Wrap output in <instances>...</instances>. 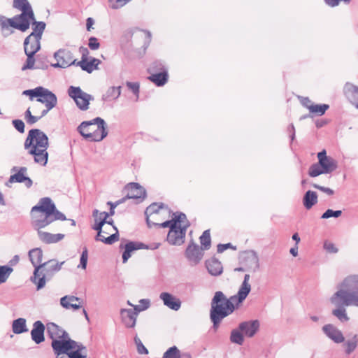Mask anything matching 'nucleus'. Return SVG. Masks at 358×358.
Segmentation results:
<instances>
[{"mask_svg": "<svg viewBox=\"0 0 358 358\" xmlns=\"http://www.w3.org/2000/svg\"><path fill=\"white\" fill-rule=\"evenodd\" d=\"M250 279V275L246 274L238 293L229 298H227L221 291L215 293L211 301L210 317L215 329L218 328L221 321L238 309L247 298L251 291Z\"/></svg>", "mask_w": 358, "mask_h": 358, "instance_id": "obj_1", "label": "nucleus"}, {"mask_svg": "<svg viewBox=\"0 0 358 358\" xmlns=\"http://www.w3.org/2000/svg\"><path fill=\"white\" fill-rule=\"evenodd\" d=\"M31 218L34 227L38 229L40 239L46 243H57L64 237V234H52L40 231L55 220H64L65 216L56 209L55 204L48 197L42 198L37 206L31 209Z\"/></svg>", "mask_w": 358, "mask_h": 358, "instance_id": "obj_2", "label": "nucleus"}, {"mask_svg": "<svg viewBox=\"0 0 358 358\" xmlns=\"http://www.w3.org/2000/svg\"><path fill=\"white\" fill-rule=\"evenodd\" d=\"M22 94L29 96L30 101L36 99V102L24 113V120L28 124L38 122L57 104L56 95L43 87L24 90Z\"/></svg>", "mask_w": 358, "mask_h": 358, "instance_id": "obj_3", "label": "nucleus"}, {"mask_svg": "<svg viewBox=\"0 0 358 358\" xmlns=\"http://www.w3.org/2000/svg\"><path fill=\"white\" fill-rule=\"evenodd\" d=\"M341 287L331 298V301L339 307L333 310V315L341 322H344L348 321L349 317L345 313V309L341 306H358V275L346 278L342 282Z\"/></svg>", "mask_w": 358, "mask_h": 358, "instance_id": "obj_4", "label": "nucleus"}, {"mask_svg": "<svg viewBox=\"0 0 358 358\" xmlns=\"http://www.w3.org/2000/svg\"><path fill=\"white\" fill-rule=\"evenodd\" d=\"M13 7L22 12L12 18L0 15V29L3 33H13L12 29L25 31L29 28L30 23L34 20V15L27 0H13Z\"/></svg>", "mask_w": 358, "mask_h": 358, "instance_id": "obj_5", "label": "nucleus"}, {"mask_svg": "<svg viewBox=\"0 0 358 358\" xmlns=\"http://www.w3.org/2000/svg\"><path fill=\"white\" fill-rule=\"evenodd\" d=\"M24 148L32 155L34 162L42 166L46 165L48 159V148L49 141L47 135L38 129L29 131L24 141Z\"/></svg>", "mask_w": 358, "mask_h": 358, "instance_id": "obj_6", "label": "nucleus"}, {"mask_svg": "<svg viewBox=\"0 0 358 358\" xmlns=\"http://www.w3.org/2000/svg\"><path fill=\"white\" fill-rule=\"evenodd\" d=\"M29 256L32 264L35 267L34 276L31 277V280L36 285L37 289H40L45 285V278L52 275L53 273L60 270L63 263L59 264L57 262L51 260L41 264L43 251L40 248L31 250L29 252Z\"/></svg>", "mask_w": 358, "mask_h": 358, "instance_id": "obj_7", "label": "nucleus"}, {"mask_svg": "<svg viewBox=\"0 0 358 358\" xmlns=\"http://www.w3.org/2000/svg\"><path fill=\"white\" fill-rule=\"evenodd\" d=\"M94 224L92 229L97 231L96 241H101L105 244L111 245L119 239L118 231L113 225L112 219H108L106 212H99L94 210L93 212Z\"/></svg>", "mask_w": 358, "mask_h": 358, "instance_id": "obj_8", "label": "nucleus"}, {"mask_svg": "<svg viewBox=\"0 0 358 358\" xmlns=\"http://www.w3.org/2000/svg\"><path fill=\"white\" fill-rule=\"evenodd\" d=\"M52 348L57 358H86V348L71 340L68 335L64 338L52 341Z\"/></svg>", "mask_w": 358, "mask_h": 358, "instance_id": "obj_9", "label": "nucleus"}, {"mask_svg": "<svg viewBox=\"0 0 358 358\" xmlns=\"http://www.w3.org/2000/svg\"><path fill=\"white\" fill-rule=\"evenodd\" d=\"M189 226L190 222L185 214L178 212L173 213L167 227L170 229L167 235V241L173 245L183 244L187 229Z\"/></svg>", "mask_w": 358, "mask_h": 358, "instance_id": "obj_10", "label": "nucleus"}, {"mask_svg": "<svg viewBox=\"0 0 358 358\" xmlns=\"http://www.w3.org/2000/svg\"><path fill=\"white\" fill-rule=\"evenodd\" d=\"M146 221L148 225L159 226L166 228L169 226L172 215L167 206L162 203H153L145 210Z\"/></svg>", "mask_w": 358, "mask_h": 358, "instance_id": "obj_11", "label": "nucleus"}, {"mask_svg": "<svg viewBox=\"0 0 358 358\" xmlns=\"http://www.w3.org/2000/svg\"><path fill=\"white\" fill-rule=\"evenodd\" d=\"M79 133L90 141H101L108 134L105 122L101 117L83 122L78 128Z\"/></svg>", "mask_w": 358, "mask_h": 358, "instance_id": "obj_12", "label": "nucleus"}, {"mask_svg": "<svg viewBox=\"0 0 358 358\" xmlns=\"http://www.w3.org/2000/svg\"><path fill=\"white\" fill-rule=\"evenodd\" d=\"M68 94L76 102L77 106L82 110H86L89 108L90 101L92 96L83 92L79 87L71 86L68 90Z\"/></svg>", "mask_w": 358, "mask_h": 358, "instance_id": "obj_13", "label": "nucleus"}, {"mask_svg": "<svg viewBox=\"0 0 358 358\" xmlns=\"http://www.w3.org/2000/svg\"><path fill=\"white\" fill-rule=\"evenodd\" d=\"M55 58L57 60V63L52 64L55 67L66 68L72 64L76 65L77 63L72 52L66 49H61L56 52Z\"/></svg>", "mask_w": 358, "mask_h": 358, "instance_id": "obj_14", "label": "nucleus"}, {"mask_svg": "<svg viewBox=\"0 0 358 358\" xmlns=\"http://www.w3.org/2000/svg\"><path fill=\"white\" fill-rule=\"evenodd\" d=\"M80 50L82 53V58L80 61L77 62L76 66H80L82 70L90 73L97 69L98 66L101 62L100 60L95 58H92L90 60H88V50L85 48H80Z\"/></svg>", "mask_w": 358, "mask_h": 358, "instance_id": "obj_15", "label": "nucleus"}, {"mask_svg": "<svg viewBox=\"0 0 358 358\" xmlns=\"http://www.w3.org/2000/svg\"><path fill=\"white\" fill-rule=\"evenodd\" d=\"M319 164L326 173H331L337 167V162L331 157L327 156L326 151L324 150L317 154Z\"/></svg>", "mask_w": 358, "mask_h": 358, "instance_id": "obj_16", "label": "nucleus"}, {"mask_svg": "<svg viewBox=\"0 0 358 358\" xmlns=\"http://www.w3.org/2000/svg\"><path fill=\"white\" fill-rule=\"evenodd\" d=\"M185 257L192 264H196L201 260L203 253L196 244L191 243L185 250Z\"/></svg>", "mask_w": 358, "mask_h": 358, "instance_id": "obj_17", "label": "nucleus"}, {"mask_svg": "<svg viewBox=\"0 0 358 358\" xmlns=\"http://www.w3.org/2000/svg\"><path fill=\"white\" fill-rule=\"evenodd\" d=\"M40 38L34 34L29 35L24 40V46L25 53L36 54L40 50Z\"/></svg>", "mask_w": 358, "mask_h": 358, "instance_id": "obj_18", "label": "nucleus"}, {"mask_svg": "<svg viewBox=\"0 0 358 358\" xmlns=\"http://www.w3.org/2000/svg\"><path fill=\"white\" fill-rule=\"evenodd\" d=\"M127 197L129 199H139L144 197L145 191L143 187L136 182H131L127 185Z\"/></svg>", "mask_w": 358, "mask_h": 358, "instance_id": "obj_19", "label": "nucleus"}, {"mask_svg": "<svg viewBox=\"0 0 358 358\" xmlns=\"http://www.w3.org/2000/svg\"><path fill=\"white\" fill-rule=\"evenodd\" d=\"M60 303L66 309L78 310L83 306V300L74 296H65L61 299Z\"/></svg>", "mask_w": 358, "mask_h": 358, "instance_id": "obj_20", "label": "nucleus"}, {"mask_svg": "<svg viewBox=\"0 0 358 358\" xmlns=\"http://www.w3.org/2000/svg\"><path fill=\"white\" fill-rule=\"evenodd\" d=\"M47 332L52 339V341L64 338L69 335L64 330L55 323H49L47 324Z\"/></svg>", "mask_w": 358, "mask_h": 358, "instance_id": "obj_21", "label": "nucleus"}, {"mask_svg": "<svg viewBox=\"0 0 358 358\" xmlns=\"http://www.w3.org/2000/svg\"><path fill=\"white\" fill-rule=\"evenodd\" d=\"M259 324L257 320L244 322L239 324V329L248 337H252L258 331Z\"/></svg>", "mask_w": 358, "mask_h": 358, "instance_id": "obj_22", "label": "nucleus"}, {"mask_svg": "<svg viewBox=\"0 0 358 358\" xmlns=\"http://www.w3.org/2000/svg\"><path fill=\"white\" fill-rule=\"evenodd\" d=\"M159 297L164 304L172 310H178L181 306L180 300L168 292L161 293Z\"/></svg>", "mask_w": 358, "mask_h": 358, "instance_id": "obj_23", "label": "nucleus"}, {"mask_svg": "<svg viewBox=\"0 0 358 358\" xmlns=\"http://www.w3.org/2000/svg\"><path fill=\"white\" fill-rule=\"evenodd\" d=\"M45 326L41 321H36L33 324V329L31 331L32 340L37 344L44 341Z\"/></svg>", "mask_w": 358, "mask_h": 358, "instance_id": "obj_24", "label": "nucleus"}, {"mask_svg": "<svg viewBox=\"0 0 358 358\" xmlns=\"http://www.w3.org/2000/svg\"><path fill=\"white\" fill-rule=\"evenodd\" d=\"M26 171L25 167L21 168L17 173L10 176L8 182L10 183L24 182L27 187H30L32 185V180L25 176Z\"/></svg>", "mask_w": 358, "mask_h": 358, "instance_id": "obj_25", "label": "nucleus"}, {"mask_svg": "<svg viewBox=\"0 0 358 358\" xmlns=\"http://www.w3.org/2000/svg\"><path fill=\"white\" fill-rule=\"evenodd\" d=\"M206 266L210 274L219 275L222 273L223 267L220 261L215 258H211L206 262Z\"/></svg>", "mask_w": 358, "mask_h": 358, "instance_id": "obj_26", "label": "nucleus"}, {"mask_svg": "<svg viewBox=\"0 0 358 358\" xmlns=\"http://www.w3.org/2000/svg\"><path fill=\"white\" fill-rule=\"evenodd\" d=\"M325 334L334 342L340 343L344 341V337L341 331L335 328L333 325L328 324L323 327Z\"/></svg>", "mask_w": 358, "mask_h": 358, "instance_id": "obj_27", "label": "nucleus"}, {"mask_svg": "<svg viewBox=\"0 0 358 358\" xmlns=\"http://www.w3.org/2000/svg\"><path fill=\"white\" fill-rule=\"evenodd\" d=\"M122 320L127 327H134L136 324L138 313L132 310H122L121 311Z\"/></svg>", "mask_w": 358, "mask_h": 358, "instance_id": "obj_28", "label": "nucleus"}, {"mask_svg": "<svg viewBox=\"0 0 358 358\" xmlns=\"http://www.w3.org/2000/svg\"><path fill=\"white\" fill-rule=\"evenodd\" d=\"M148 79L157 86H163L168 80V74L166 71L160 73H153L148 77Z\"/></svg>", "mask_w": 358, "mask_h": 358, "instance_id": "obj_29", "label": "nucleus"}, {"mask_svg": "<svg viewBox=\"0 0 358 358\" xmlns=\"http://www.w3.org/2000/svg\"><path fill=\"white\" fill-rule=\"evenodd\" d=\"M317 202L316 192L308 191L303 197V205L306 209H310Z\"/></svg>", "mask_w": 358, "mask_h": 358, "instance_id": "obj_30", "label": "nucleus"}, {"mask_svg": "<svg viewBox=\"0 0 358 358\" xmlns=\"http://www.w3.org/2000/svg\"><path fill=\"white\" fill-rule=\"evenodd\" d=\"M140 249L139 245L134 242H129L124 246V251L122 254V260L125 263L131 257L133 252Z\"/></svg>", "mask_w": 358, "mask_h": 358, "instance_id": "obj_31", "label": "nucleus"}, {"mask_svg": "<svg viewBox=\"0 0 358 358\" xmlns=\"http://www.w3.org/2000/svg\"><path fill=\"white\" fill-rule=\"evenodd\" d=\"M12 329L13 333L20 334L26 332L27 329L26 327V320L24 318H18L13 322Z\"/></svg>", "mask_w": 358, "mask_h": 358, "instance_id": "obj_32", "label": "nucleus"}, {"mask_svg": "<svg viewBox=\"0 0 358 358\" xmlns=\"http://www.w3.org/2000/svg\"><path fill=\"white\" fill-rule=\"evenodd\" d=\"M121 94V87H110L103 95V100L108 101L117 99Z\"/></svg>", "mask_w": 358, "mask_h": 358, "instance_id": "obj_33", "label": "nucleus"}, {"mask_svg": "<svg viewBox=\"0 0 358 358\" xmlns=\"http://www.w3.org/2000/svg\"><path fill=\"white\" fill-rule=\"evenodd\" d=\"M201 250H208L211 245L210 230H206L199 238Z\"/></svg>", "mask_w": 358, "mask_h": 358, "instance_id": "obj_34", "label": "nucleus"}, {"mask_svg": "<svg viewBox=\"0 0 358 358\" xmlns=\"http://www.w3.org/2000/svg\"><path fill=\"white\" fill-rule=\"evenodd\" d=\"M329 108V105L327 104H315L313 103L311 109L310 110V113L317 115H322L325 113L326 110Z\"/></svg>", "mask_w": 358, "mask_h": 358, "instance_id": "obj_35", "label": "nucleus"}, {"mask_svg": "<svg viewBox=\"0 0 358 358\" xmlns=\"http://www.w3.org/2000/svg\"><path fill=\"white\" fill-rule=\"evenodd\" d=\"M134 39L141 38L143 40V45H147L150 41V34L144 30H140L134 34Z\"/></svg>", "mask_w": 358, "mask_h": 358, "instance_id": "obj_36", "label": "nucleus"}, {"mask_svg": "<svg viewBox=\"0 0 358 358\" xmlns=\"http://www.w3.org/2000/svg\"><path fill=\"white\" fill-rule=\"evenodd\" d=\"M33 24V32L31 34H34V36H38L41 38V35L45 29V24L43 22H34Z\"/></svg>", "mask_w": 358, "mask_h": 358, "instance_id": "obj_37", "label": "nucleus"}, {"mask_svg": "<svg viewBox=\"0 0 358 358\" xmlns=\"http://www.w3.org/2000/svg\"><path fill=\"white\" fill-rule=\"evenodd\" d=\"M12 271V268L7 266H0V284L6 281Z\"/></svg>", "mask_w": 358, "mask_h": 358, "instance_id": "obj_38", "label": "nucleus"}, {"mask_svg": "<svg viewBox=\"0 0 358 358\" xmlns=\"http://www.w3.org/2000/svg\"><path fill=\"white\" fill-rule=\"evenodd\" d=\"M163 358H182L180 351L176 346L170 348L163 356Z\"/></svg>", "mask_w": 358, "mask_h": 358, "instance_id": "obj_39", "label": "nucleus"}, {"mask_svg": "<svg viewBox=\"0 0 358 358\" xmlns=\"http://www.w3.org/2000/svg\"><path fill=\"white\" fill-rule=\"evenodd\" d=\"M322 173H326L323 171V169L319 163L313 164L309 169V175L311 177H316Z\"/></svg>", "mask_w": 358, "mask_h": 358, "instance_id": "obj_40", "label": "nucleus"}, {"mask_svg": "<svg viewBox=\"0 0 358 358\" xmlns=\"http://www.w3.org/2000/svg\"><path fill=\"white\" fill-rule=\"evenodd\" d=\"M231 341L234 343L241 345L243 342L242 334L238 330H233L231 334Z\"/></svg>", "mask_w": 358, "mask_h": 358, "instance_id": "obj_41", "label": "nucleus"}, {"mask_svg": "<svg viewBox=\"0 0 358 358\" xmlns=\"http://www.w3.org/2000/svg\"><path fill=\"white\" fill-rule=\"evenodd\" d=\"M150 306V301L147 299H141L139 301V304L136 306H134V310L138 313L139 312L143 311L148 308Z\"/></svg>", "mask_w": 358, "mask_h": 358, "instance_id": "obj_42", "label": "nucleus"}, {"mask_svg": "<svg viewBox=\"0 0 358 358\" xmlns=\"http://www.w3.org/2000/svg\"><path fill=\"white\" fill-rule=\"evenodd\" d=\"M342 215L341 210H333L331 209H328L326 210L322 215V219H328L331 217H338Z\"/></svg>", "mask_w": 358, "mask_h": 358, "instance_id": "obj_43", "label": "nucleus"}, {"mask_svg": "<svg viewBox=\"0 0 358 358\" xmlns=\"http://www.w3.org/2000/svg\"><path fill=\"white\" fill-rule=\"evenodd\" d=\"M27 56V59L26 61V64L22 67V69H32L35 64V59L34 58V55L35 54H29V53H25Z\"/></svg>", "mask_w": 358, "mask_h": 358, "instance_id": "obj_44", "label": "nucleus"}, {"mask_svg": "<svg viewBox=\"0 0 358 358\" xmlns=\"http://www.w3.org/2000/svg\"><path fill=\"white\" fill-rule=\"evenodd\" d=\"M134 341H135V343L137 347L138 352L139 354H142V355L143 354L147 355L148 353V351L147 348L142 343L141 339L138 337H136Z\"/></svg>", "mask_w": 358, "mask_h": 358, "instance_id": "obj_45", "label": "nucleus"}, {"mask_svg": "<svg viewBox=\"0 0 358 358\" xmlns=\"http://www.w3.org/2000/svg\"><path fill=\"white\" fill-rule=\"evenodd\" d=\"M110 7L113 9H117L128 3L127 0H109Z\"/></svg>", "mask_w": 358, "mask_h": 358, "instance_id": "obj_46", "label": "nucleus"}, {"mask_svg": "<svg viewBox=\"0 0 358 358\" xmlns=\"http://www.w3.org/2000/svg\"><path fill=\"white\" fill-rule=\"evenodd\" d=\"M87 259H88V252H87V248H85L84 250L83 251L81 257H80V265L84 269L86 268Z\"/></svg>", "mask_w": 358, "mask_h": 358, "instance_id": "obj_47", "label": "nucleus"}, {"mask_svg": "<svg viewBox=\"0 0 358 358\" xmlns=\"http://www.w3.org/2000/svg\"><path fill=\"white\" fill-rule=\"evenodd\" d=\"M357 343V341L355 340L348 341L345 343V351L347 354L351 353L356 348Z\"/></svg>", "mask_w": 358, "mask_h": 358, "instance_id": "obj_48", "label": "nucleus"}, {"mask_svg": "<svg viewBox=\"0 0 358 358\" xmlns=\"http://www.w3.org/2000/svg\"><path fill=\"white\" fill-rule=\"evenodd\" d=\"M13 124L15 128L20 133H23L24 131V124L22 120H13Z\"/></svg>", "mask_w": 358, "mask_h": 358, "instance_id": "obj_49", "label": "nucleus"}, {"mask_svg": "<svg viewBox=\"0 0 358 358\" xmlns=\"http://www.w3.org/2000/svg\"><path fill=\"white\" fill-rule=\"evenodd\" d=\"M88 45L90 47V48L91 50H97L99 46H100V44L98 42V40L95 37H91L90 39H89V43H88Z\"/></svg>", "mask_w": 358, "mask_h": 358, "instance_id": "obj_50", "label": "nucleus"}, {"mask_svg": "<svg viewBox=\"0 0 358 358\" xmlns=\"http://www.w3.org/2000/svg\"><path fill=\"white\" fill-rule=\"evenodd\" d=\"M127 86L134 92V94L138 96L139 93V84L138 83L127 82Z\"/></svg>", "mask_w": 358, "mask_h": 358, "instance_id": "obj_51", "label": "nucleus"}, {"mask_svg": "<svg viewBox=\"0 0 358 358\" xmlns=\"http://www.w3.org/2000/svg\"><path fill=\"white\" fill-rule=\"evenodd\" d=\"M325 3L331 7H335L339 4L341 1H343L345 3H350V0H324Z\"/></svg>", "mask_w": 358, "mask_h": 358, "instance_id": "obj_52", "label": "nucleus"}, {"mask_svg": "<svg viewBox=\"0 0 358 358\" xmlns=\"http://www.w3.org/2000/svg\"><path fill=\"white\" fill-rule=\"evenodd\" d=\"M324 248L327 250V252L331 253H336L338 251L337 248L332 243H325Z\"/></svg>", "mask_w": 358, "mask_h": 358, "instance_id": "obj_53", "label": "nucleus"}, {"mask_svg": "<svg viewBox=\"0 0 358 358\" xmlns=\"http://www.w3.org/2000/svg\"><path fill=\"white\" fill-rule=\"evenodd\" d=\"M301 102L304 107H306V108H308L309 110V111L310 110L311 107L313 106V105L314 103L312 102L311 100H310L307 97L303 98Z\"/></svg>", "mask_w": 358, "mask_h": 358, "instance_id": "obj_54", "label": "nucleus"}, {"mask_svg": "<svg viewBox=\"0 0 358 358\" xmlns=\"http://www.w3.org/2000/svg\"><path fill=\"white\" fill-rule=\"evenodd\" d=\"M313 187L316 189H318L327 193L329 195H332L334 194V191L330 188L322 187V186H320L316 184L313 185Z\"/></svg>", "mask_w": 358, "mask_h": 358, "instance_id": "obj_55", "label": "nucleus"}, {"mask_svg": "<svg viewBox=\"0 0 358 358\" xmlns=\"http://www.w3.org/2000/svg\"><path fill=\"white\" fill-rule=\"evenodd\" d=\"M358 87H354L352 90V101L355 102V105L357 106V103H358Z\"/></svg>", "mask_w": 358, "mask_h": 358, "instance_id": "obj_56", "label": "nucleus"}, {"mask_svg": "<svg viewBox=\"0 0 358 358\" xmlns=\"http://www.w3.org/2000/svg\"><path fill=\"white\" fill-rule=\"evenodd\" d=\"M94 24V20L91 17H88L87 19V23H86V26H87V29L88 31H90L91 29V28L92 27V25Z\"/></svg>", "mask_w": 358, "mask_h": 358, "instance_id": "obj_57", "label": "nucleus"}, {"mask_svg": "<svg viewBox=\"0 0 358 358\" xmlns=\"http://www.w3.org/2000/svg\"><path fill=\"white\" fill-rule=\"evenodd\" d=\"M229 244L219 245H218L217 250H218V252H223L224 250H226L227 248H229Z\"/></svg>", "mask_w": 358, "mask_h": 358, "instance_id": "obj_58", "label": "nucleus"}, {"mask_svg": "<svg viewBox=\"0 0 358 358\" xmlns=\"http://www.w3.org/2000/svg\"><path fill=\"white\" fill-rule=\"evenodd\" d=\"M290 253L294 256L296 257L298 255V247L296 245L294 248H292L289 250Z\"/></svg>", "mask_w": 358, "mask_h": 358, "instance_id": "obj_59", "label": "nucleus"}, {"mask_svg": "<svg viewBox=\"0 0 358 358\" xmlns=\"http://www.w3.org/2000/svg\"><path fill=\"white\" fill-rule=\"evenodd\" d=\"M120 203H121V201H118V202H116V203H113L111 201H108L107 203H108V205H109L110 206V209H114L115 210V208Z\"/></svg>", "mask_w": 358, "mask_h": 358, "instance_id": "obj_60", "label": "nucleus"}, {"mask_svg": "<svg viewBox=\"0 0 358 358\" xmlns=\"http://www.w3.org/2000/svg\"><path fill=\"white\" fill-rule=\"evenodd\" d=\"M292 239L294 240L296 243V245L298 244V243L300 241V238L298 235L297 233H295L294 234H293L292 236Z\"/></svg>", "mask_w": 358, "mask_h": 358, "instance_id": "obj_61", "label": "nucleus"}, {"mask_svg": "<svg viewBox=\"0 0 358 358\" xmlns=\"http://www.w3.org/2000/svg\"><path fill=\"white\" fill-rule=\"evenodd\" d=\"M0 205H5L3 196L1 192H0Z\"/></svg>", "mask_w": 358, "mask_h": 358, "instance_id": "obj_62", "label": "nucleus"}, {"mask_svg": "<svg viewBox=\"0 0 358 358\" xmlns=\"http://www.w3.org/2000/svg\"><path fill=\"white\" fill-rule=\"evenodd\" d=\"M108 215V217L110 216H113L115 214V210L110 209L109 213H106Z\"/></svg>", "mask_w": 358, "mask_h": 358, "instance_id": "obj_63", "label": "nucleus"}, {"mask_svg": "<svg viewBox=\"0 0 358 358\" xmlns=\"http://www.w3.org/2000/svg\"><path fill=\"white\" fill-rule=\"evenodd\" d=\"M182 358H191V357L188 354H183L182 355Z\"/></svg>", "mask_w": 358, "mask_h": 358, "instance_id": "obj_64", "label": "nucleus"}]
</instances>
